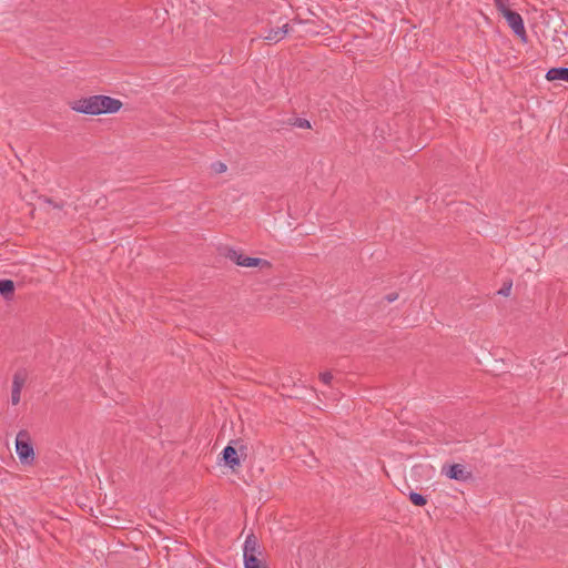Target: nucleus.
I'll return each mask as SVG.
<instances>
[{
	"instance_id": "obj_6",
	"label": "nucleus",
	"mask_w": 568,
	"mask_h": 568,
	"mask_svg": "<svg viewBox=\"0 0 568 568\" xmlns=\"http://www.w3.org/2000/svg\"><path fill=\"white\" fill-rule=\"evenodd\" d=\"M507 21L508 27L513 30V32L523 41L527 42V32L525 29V23L523 17L511 9L505 11L501 14Z\"/></svg>"
},
{
	"instance_id": "obj_15",
	"label": "nucleus",
	"mask_w": 568,
	"mask_h": 568,
	"mask_svg": "<svg viewBox=\"0 0 568 568\" xmlns=\"http://www.w3.org/2000/svg\"><path fill=\"white\" fill-rule=\"evenodd\" d=\"M494 4L500 14L505 13V11L510 10V3L508 0H494Z\"/></svg>"
},
{
	"instance_id": "obj_13",
	"label": "nucleus",
	"mask_w": 568,
	"mask_h": 568,
	"mask_svg": "<svg viewBox=\"0 0 568 568\" xmlns=\"http://www.w3.org/2000/svg\"><path fill=\"white\" fill-rule=\"evenodd\" d=\"M408 498L413 505L418 507H423L427 504V498L424 495L413 490L409 493Z\"/></svg>"
},
{
	"instance_id": "obj_8",
	"label": "nucleus",
	"mask_w": 568,
	"mask_h": 568,
	"mask_svg": "<svg viewBox=\"0 0 568 568\" xmlns=\"http://www.w3.org/2000/svg\"><path fill=\"white\" fill-rule=\"evenodd\" d=\"M292 30L290 23H285L283 24L282 27H277V28H272L270 29V31L267 32L266 36H264L263 38L270 42H274V43H277L278 41H281L282 39H284L286 37V34Z\"/></svg>"
},
{
	"instance_id": "obj_21",
	"label": "nucleus",
	"mask_w": 568,
	"mask_h": 568,
	"mask_svg": "<svg viewBox=\"0 0 568 568\" xmlns=\"http://www.w3.org/2000/svg\"><path fill=\"white\" fill-rule=\"evenodd\" d=\"M384 298H385L388 303H393V302H395V301L398 298V293H396V292L389 293V294H387Z\"/></svg>"
},
{
	"instance_id": "obj_19",
	"label": "nucleus",
	"mask_w": 568,
	"mask_h": 568,
	"mask_svg": "<svg viewBox=\"0 0 568 568\" xmlns=\"http://www.w3.org/2000/svg\"><path fill=\"white\" fill-rule=\"evenodd\" d=\"M21 390L11 389V403L18 405L20 402Z\"/></svg>"
},
{
	"instance_id": "obj_22",
	"label": "nucleus",
	"mask_w": 568,
	"mask_h": 568,
	"mask_svg": "<svg viewBox=\"0 0 568 568\" xmlns=\"http://www.w3.org/2000/svg\"><path fill=\"white\" fill-rule=\"evenodd\" d=\"M45 202H48L49 204L53 205L55 209H62L63 207V204H57L52 201V199H49L47 197L45 199Z\"/></svg>"
},
{
	"instance_id": "obj_3",
	"label": "nucleus",
	"mask_w": 568,
	"mask_h": 568,
	"mask_svg": "<svg viewBox=\"0 0 568 568\" xmlns=\"http://www.w3.org/2000/svg\"><path fill=\"white\" fill-rule=\"evenodd\" d=\"M225 257L234 262L239 266L243 267H271V263L267 260L260 257L245 256L241 251L234 248H226Z\"/></svg>"
},
{
	"instance_id": "obj_2",
	"label": "nucleus",
	"mask_w": 568,
	"mask_h": 568,
	"mask_svg": "<svg viewBox=\"0 0 568 568\" xmlns=\"http://www.w3.org/2000/svg\"><path fill=\"white\" fill-rule=\"evenodd\" d=\"M16 453L22 465H32L36 459L34 448L28 430L22 429L16 437Z\"/></svg>"
},
{
	"instance_id": "obj_5",
	"label": "nucleus",
	"mask_w": 568,
	"mask_h": 568,
	"mask_svg": "<svg viewBox=\"0 0 568 568\" xmlns=\"http://www.w3.org/2000/svg\"><path fill=\"white\" fill-rule=\"evenodd\" d=\"M71 109L78 113L99 115L101 114L99 109L98 95H91L88 98H81L75 100L71 104Z\"/></svg>"
},
{
	"instance_id": "obj_1",
	"label": "nucleus",
	"mask_w": 568,
	"mask_h": 568,
	"mask_svg": "<svg viewBox=\"0 0 568 568\" xmlns=\"http://www.w3.org/2000/svg\"><path fill=\"white\" fill-rule=\"evenodd\" d=\"M247 447L241 440H231L221 453L225 466L235 470L241 466V457H246Z\"/></svg>"
},
{
	"instance_id": "obj_17",
	"label": "nucleus",
	"mask_w": 568,
	"mask_h": 568,
	"mask_svg": "<svg viewBox=\"0 0 568 568\" xmlns=\"http://www.w3.org/2000/svg\"><path fill=\"white\" fill-rule=\"evenodd\" d=\"M211 168L216 174L224 173L227 169L226 164L221 161L212 163Z\"/></svg>"
},
{
	"instance_id": "obj_12",
	"label": "nucleus",
	"mask_w": 568,
	"mask_h": 568,
	"mask_svg": "<svg viewBox=\"0 0 568 568\" xmlns=\"http://www.w3.org/2000/svg\"><path fill=\"white\" fill-rule=\"evenodd\" d=\"M260 555L244 556V568H268L265 561L258 558Z\"/></svg>"
},
{
	"instance_id": "obj_14",
	"label": "nucleus",
	"mask_w": 568,
	"mask_h": 568,
	"mask_svg": "<svg viewBox=\"0 0 568 568\" xmlns=\"http://www.w3.org/2000/svg\"><path fill=\"white\" fill-rule=\"evenodd\" d=\"M287 123L300 129H311V122L304 118H291Z\"/></svg>"
},
{
	"instance_id": "obj_11",
	"label": "nucleus",
	"mask_w": 568,
	"mask_h": 568,
	"mask_svg": "<svg viewBox=\"0 0 568 568\" xmlns=\"http://www.w3.org/2000/svg\"><path fill=\"white\" fill-rule=\"evenodd\" d=\"M0 295L7 301H11L13 298L14 283L12 280H9V278L0 280Z\"/></svg>"
},
{
	"instance_id": "obj_4",
	"label": "nucleus",
	"mask_w": 568,
	"mask_h": 568,
	"mask_svg": "<svg viewBox=\"0 0 568 568\" xmlns=\"http://www.w3.org/2000/svg\"><path fill=\"white\" fill-rule=\"evenodd\" d=\"M442 475H445L447 478L467 483L474 479L473 473L466 468V466L462 464H452V465H443Z\"/></svg>"
},
{
	"instance_id": "obj_9",
	"label": "nucleus",
	"mask_w": 568,
	"mask_h": 568,
	"mask_svg": "<svg viewBox=\"0 0 568 568\" xmlns=\"http://www.w3.org/2000/svg\"><path fill=\"white\" fill-rule=\"evenodd\" d=\"M260 544L257 537L251 532L246 536L243 546V557L252 555H261Z\"/></svg>"
},
{
	"instance_id": "obj_10",
	"label": "nucleus",
	"mask_w": 568,
	"mask_h": 568,
	"mask_svg": "<svg viewBox=\"0 0 568 568\" xmlns=\"http://www.w3.org/2000/svg\"><path fill=\"white\" fill-rule=\"evenodd\" d=\"M546 79L548 81H566L568 82V68H551L546 73Z\"/></svg>"
},
{
	"instance_id": "obj_7",
	"label": "nucleus",
	"mask_w": 568,
	"mask_h": 568,
	"mask_svg": "<svg viewBox=\"0 0 568 568\" xmlns=\"http://www.w3.org/2000/svg\"><path fill=\"white\" fill-rule=\"evenodd\" d=\"M99 109L101 114L116 113L122 108V102L119 99L99 94Z\"/></svg>"
},
{
	"instance_id": "obj_16",
	"label": "nucleus",
	"mask_w": 568,
	"mask_h": 568,
	"mask_svg": "<svg viewBox=\"0 0 568 568\" xmlns=\"http://www.w3.org/2000/svg\"><path fill=\"white\" fill-rule=\"evenodd\" d=\"M24 384V377L16 373L12 381V389L21 390Z\"/></svg>"
},
{
	"instance_id": "obj_18",
	"label": "nucleus",
	"mask_w": 568,
	"mask_h": 568,
	"mask_svg": "<svg viewBox=\"0 0 568 568\" xmlns=\"http://www.w3.org/2000/svg\"><path fill=\"white\" fill-rule=\"evenodd\" d=\"M320 379L326 384V385H329L332 379H333V375L331 372H324V373H321L320 374Z\"/></svg>"
},
{
	"instance_id": "obj_20",
	"label": "nucleus",
	"mask_w": 568,
	"mask_h": 568,
	"mask_svg": "<svg viewBox=\"0 0 568 568\" xmlns=\"http://www.w3.org/2000/svg\"><path fill=\"white\" fill-rule=\"evenodd\" d=\"M511 283L504 284L503 287L497 292L499 295L508 296L510 294Z\"/></svg>"
}]
</instances>
